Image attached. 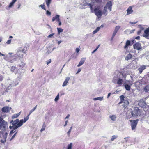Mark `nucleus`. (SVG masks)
<instances>
[{"mask_svg":"<svg viewBox=\"0 0 149 149\" xmlns=\"http://www.w3.org/2000/svg\"><path fill=\"white\" fill-rule=\"evenodd\" d=\"M141 112L139 108L135 107L133 109H131L130 112L127 113L126 116L128 119L132 117H137L141 115Z\"/></svg>","mask_w":149,"mask_h":149,"instance_id":"f257e3e1","label":"nucleus"},{"mask_svg":"<svg viewBox=\"0 0 149 149\" xmlns=\"http://www.w3.org/2000/svg\"><path fill=\"white\" fill-rule=\"evenodd\" d=\"M7 123L6 122H5L3 119L1 117H0V133L3 134L5 133H7L6 132V126Z\"/></svg>","mask_w":149,"mask_h":149,"instance_id":"f03ea898","label":"nucleus"},{"mask_svg":"<svg viewBox=\"0 0 149 149\" xmlns=\"http://www.w3.org/2000/svg\"><path fill=\"white\" fill-rule=\"evenodd\" d=\"M125 97L123 95H122L120 96V102L119 104H123L122 105L123 107L126 108L129 105V102L127 98L125 99Z\"/></svg>","mask_w":149,"mask_h":149,"instance_id":"7ed1b4c3","label":"nucleus"},{"mask_svg":"<svg viewBox=\"0 0 149 149\" xmlns=\"http://www.w3.org/2000/svg\"><path fill=\"white\" fill-rule=\"evenodd\" d=\"M95 14L98 18H100L102 15V12L98 8H96L94 9Z\"/></svg>","mask_w":149,"mask_h":149,"instance_id":"20e7f679","label":"nucleus"},{"mask_svg":"<svg viewBox=\"0 0 149 149\" xmlns=\"http://www.w3.org/2000/svg\"><path fill=\"white\" fill-rule=\"evenodd\" d=\"M23 125V119L21 120L19 123L16 125H14L13 126H10L9 128L10 129L12 128L13 130H15L18 127H20Z\"/></svg>","mask_w":149,"mask_h":149,"instance_id":"39448f33","label":"nucleus"},{"mask_svg":"<svg viewBox=\"0 0 149 149\" xmlns=\"http://www.w3.org/2000/svg\"><path fill=\"white\" fill-rule=\"evenodd\" d=\"M118 78V79L117 80V84L119 86H121V85L123 84V79H121L120 78H119L118 76L117 77H114L113 78V81L114 82H115L116 81V78Z\"/></svg>","mask_w":149,"mask_h":149,"instance_id":"423d86ee","label":"nucleus"},{"mask_svg":"<svg viewBox=\"0 0 149 149\" xmlns=\"http://www.w3.org/2000/svg\"><path fill=\"white\" fill-rule=\"evenodd\" d=\"M139 121L138 119H137L136 120H130V122H132L131 123V128L132 130H134L136 128V125L138 124V121Z\"/></svg>","mask_w":149,"mask_h":149,"instance_id":"0eeeda50","label":"nucleus"},{"mask_svg":"<svg viewBox=\"0 0 149 149\" xmlns=\"http://www.w3.org/2000/svg\"><path fill=\"white\" fill-rule=\"evenodd\" d=\"M134 49L138 50H140L142 49V47L141 44L139 42H136L133 45Z\"/></svg>","mask_w":149,"mask_h":149,"instance_id":"6e6552de","label":"nucleus"},{"mask_svg":"<svg viewBox=\"0 0 149 149\" xmlns=\"http://www.w3.org/2000/svg\"><path fill=\"white\" fill-rule=\"evenodd\" d=\"M139 105L142 108L145 107L146 106V104L145 101L143 99L140 100L138 103Z\"/></svg>","mask_w":149,"mask_h":149,"instance_id":"1a4fd4ad","label":"nucleus"},{"mask_svg":"<svg viewBox=\"0 0 149 149\" xmlns=\"http://www.w3.org/2000/svg\"><path fill=\"white\" fill-rule=\"evenodd\" d=\"M143 36L146 38L149 39V28H147L145 31Z\"/></svg>","mask_w":149,"mask_h":149,"instance_id":"9d476101","label":"nucleus"},{"mask_svg":"<svg viewBox=\"0 0 149 149\" xmlns=\"http://www.w3.org/2000/svg\"><path fill=\"white\" fill-rule=\"evenodd\" d=\"M10 107L8 106L4 107L1 109L2 111L4 113H8L10 111Z\"/></svg>","mask_w":149,"mask_h":149,"instance_id":"9b49d317","label":"nucleus"},{"mask_svg":"<svg viewBox=\"0 0 149 149\" xmlns=\"http://www.w3.org/2000/svg\"><path fill=\"white\" fill-rule=\"evenodd\" d=\"M112 5V2L111 1H109L107 3L105 6H107V8H108L109 10L110 11H111Z\"/></svg>","mask_w":149,"mask_h":149,"instance_id":"f8f14e48","label":"nucleus"},{"mask_svg":"<svg viewBox=\"0 0 149 149\" xmlns=\"http://www.w3.org/2000/svg\"><path fill=\"white\" fill-rule=\"evenodd\" d=\"M60 19V15H56L55 16L53 17L52 21V22H54L55 21H56L57 22V21L59 20Z\"/></svg>","mask_w":149,"mask_h":149,"instance_id":"ddd939ff","label":"nucleus"},{"mask_svg":"<svg viewBox=\"0 0 149 149\" xmlns=\"http://www.w3.org/2000/svg\"><path fill=\"white\" fill-rule=\"evenodd\" d=\"M132 44L131 43V42L129 40H127L126 41L125 45L124 47L125 49H127L128 48L129 46H131Z\"/></svg>","mask_w":149,"mask_h":149,"instance_id":"4468645a","label":"nucleus"},{"mask_svg":"<svg viewBox=\"0 0 149 149\" xmlns=\"http://www.w3.org/2000/svg\"><path fill=\"white\" fill-rule=\"evenodd\" d=\"M127 15H128L132 13L133 12L132 9V7L131 6H130L127 10Z\"/></svg>","mask_w":149,"mask_h":149,"instance_id":"2eb2a0df","label":"nucleus"},{"mask_svg":"<svg viewBox=\"0 0 149 149\" xmlns=\"http://www.w3.org/2000/svg\"><path fill=\"white\" fill-rule=\"evenodd\" d=\"M85 59H86V58H82L81 59V60H80V62H79V64L77 65V66L78 67H79L80 66H81V65H82L84 63V62L85 61Z\"/></svg>","mask_w":149,"mask_h":149,"instance_id":"dca6fc26","label":"nucleus"},{"mask_svg":"<svg viewBox=\"0 0 149 149\" xmlns=\"http://www.w3.org/2000/svg\"><path fill=\"white\" fill-rule=\"evenodd\" d=\"M70 79V78L69 77H67L66 78L65 81L63 84L62 86L63 87L65 86H66L68 81Z\"/></svg>","mask_w":149,"mask_h":149,"instance_id":"f3484780","label":"nucleus"},{"mask_svg":"<svg viewBox=\"0 0 149 149\" xmlns=\"http://www.w3.org/2000/svg\"><path fill=\"white\" fill-rule=\"evenodd\" d=\"M146 68L145 66L143 65L139 68L138 69V70L140 74H141L143 70Z\"/></svg>","mask_w":149,"mask_h":149,"instance_id":"a211bd4d","label":"nucleus"},{"mask_svg":"<svg viewBox=\"0 0 149 149\" xmlns=\"http://www.w3.org/2000/svg\"><path fill=\"white\" fill-rule=\"evenodd\" d=\"M20 122L19 119H17L13 121V120L11 121L10 123H12L13 125H16L17 124L19 123Z\"/></svg>","mask_w":149,"mask_h":149,"instance_id":"6ab92c4d","label":"nucleus"},{"mask_svg":"<svg viewBox=\"0 0 149 149\" xmlns=\"http://www.w3.org/2000/svg\"><path fill=\"white\" fill-rule=\"evenodd\" d=\"M132 57V54L130 53L126 57L125 59L126 60H128L131 59Z\"/></svg>","mask_w":149,"mask_h":149,"instance_id":"aec40b11","label":"nucleus"},{"mask_svg":"<svg viewBox=\"0 0 149 149\" xmlns=\"http://www.w3.org/2000/svg\"><path fill=\"white\" fill-rule=\"evenodd\" d=\"M17 0H12V1L10 3L8 6L9 8L11 7L17 1Z\"/></svg>","mask_w":149,"mask_h":149,"instance_id":"412c9836","label":"nucleus"},{"mask_svg":"<svg viewBox=\"0 0 149 149\" xmlns=\"http://www.w3.org/2000/svg\"><path fill=\"white\" fill-rule=\"evenodd\" d=\"M143 90L146 92H147L148 91H149V84L145 86Z\"/></svg>","mask_w":149,"mask_h":149,"instance_id":"4be33fe9","label":"nucleus"},{"mask_svg":"<svg viewBox=\"0 0 149 149\" xmlns=\"http://www.w3.org/2000/svg\"><path fill=\"white\" fill-rule=\"evenodd\" d=\"M125 88L127 91H129L130 90L131 86L128 84H125Z\"/></svg>","mask_w":149,"mask_h":149,"instance_id":"5701e85b","label":"nucleus"},{"mask_svg":"<svg viewBox=\"0 0 149 149\" xmlns=\"http://www.w3.org/2000/svg\"><path fill=\"white\" fill-rule=\"evenodd\" d=\"M20 113L19 112L18 113L15 114L13 115L12 116V118L14 119V118H17L20 115Z\"/></svg>","mask_w":149,"mask_h":149,"instance_id":"b1692460","label":"nucleus"},{"mask_svg":"<svg viewBox=\"0 0 149 149\" xmlns=\"http://www.w3.org/2000/svg\"><path fill=\"white\" fill-rule=\"evenodd\" d=\"M110 118L113 121H115L116 119V117L115 115H112L110 116Z\"/></svg>","mask_w":149,"mask_h":149,"instance_id":"393cba45","label":"nucleus"},{"mask_svg":"<svg viewBox=\"0 0 149 149\" xmlns=\"http://www.w3.org/2000/svg\"><path fill=\"white\" fill-rule=\"evenodd\" d=\"M107 6L104 7V8L103 11L102 13V14L103 13L104 14H105V15H107V13H106L107 11Z\"/></svg>","mask_w":149,"mask_h":149,"instance_id":"a878e982","label":"nucleus"},{"mask_svg":"<svg viewBox=\"0 0 149 149\" xmlns=\"http://www.w3.org/2000/svg\"><path fill=\"white\" fill-rule=\"evenodd\" d=\"M25 63L23 62H22L20 64H19L18 66L20 68H23L25 66Z\"/></svg>","mask_w":149,"mask_h":149,"instance_id":"bb28decb","label":"nucleus"},{"mask_svg":"<svg viewBox=\"0 0 149 149\" xmlns=\"http://www.w3.org/2000/svg\"><path fill=\"white\" fill-rule=\"evenodd\" d=\"M8 135V133H5V137H4V140L3 141V140H1V142L2 143H4V142H5L6 141V138L7 137V135Z\"/></svg>","mask_w":149,"mask_h":149,"instance_id":"cd10ccee","label":"nucleus"},{"mask_svg":"<svg viewBox=\"0 0 149 149\" xmlns=\"http://www.w3.org/2000/svg\"><path fill=\"white\" fill-rule=\"evenodd\" d=\"M17 69V68L16 67L12 66L11 67V70L12 72H15Z\"/></svg>","mask_w":149,"mask_h":149,"instance_id":"c85d7f7f","label":"nucleus"},{"mask_svg":"<svg viewBox=\"0 0 149 149\" xmlns=\"http://www.w3.org/2000/svg\"><path fill=\"white\" fill-rule=\"evenodd\" d=\"M45 127H46V125H45V123L44 122L43 124L42 127L40 130V132H42L43 131H44L45 130Z\"/></svg>","mask_w":149,"mask_h":149,"instance_id":"c756f323","label":"nucleus"},{"mask_svg":"<svg viewBox=\"0 0 149 149\" xmlns=\"http://www.w3.org/2000/svg\"><path fill=\"white\" fill-rule=\"evenodd\" d=\"M103 99V97H100L97 98H94V100H102Z\"/></svg>","mask_w":149,"mask_h":149,"instance_id":"7c9ffc66","label":"nucleus"},{"mask_svg":"<svg viewBox=\"0 0 149 149\" xmlns=\"http://www.w3.org/2000/svg\"><path fill=\"white\" fill-rule=\"evenodd\" d=\"M120 75L121 76V77L124 78V79H126V75L125 74H124L123 72H120Z\"/></svg>","mask_w":149,"mask_h":149,"instance_id":"2f4dec72","label":"nucleus"},{"mask_svg":"<svg viewBox=\"0 0 149 149\" xmlns=\"http://www.w3.org/2000/svg\"><path fill=\"white\" fill-rule=\"evenodd\" d=\"M37 107V105H36L35 107L32 110H30L29 111V114H28V115L29 116V115L32 113V112H33L36 109Z\"/></svg>","mask_w":149,"mask_h":149,"instance_id":"473e14b6","label":"nucleus"},{"mask_svg":"<svg viewBox=\"0 0 149 149\" xmlns=\"http://www.w3.org/2000/svg\"><path fill=\"white\" fill-rule=\"evenodd\" d=\"M22 52H18V54H17V56L18 57H20V58H22L23 56V55L22 54Z\"/></svg>","mask_w":149,"mask_h":149,"instance_id":"72a5a7b5","label":"nucleus"},{"mask_svg":"<svg viewBox=\"0 0 149 149\" xmlns=\"http://www.w3.org/2000/svg\"><path fill=\"white\" fill-rule=\"evenodd\" d=\"M120 28V26H116L115 27L114 31L117 33V32Z\"/></svg>","mask_w":149,"mask_h":149,"instance_id":"f704fd0d","label":"nucleus"},{"mask_svg":"<svg viewBox=\"0 0 149 149\" xmlns=\"http://www.w3.org/2000/svg\"><path fill=\"white\" fill-rule=\"evenodd\" d=\"M51 1V0H47L46 1V2L47 7H49Z\"/></svg>","mask_w":149,"mask_h":149,"instance_id":"c9c22d12","label":"nucleus"},{"mask_svg":"<svg viewBox=\"0 0 149 149\" xmlns=\"http://www.w3.org/2000/svg\"><path fill=\"white\" fill-rule=\"evenodd\" d=\"M29 116L28 115L26 118H24V120H23V123L26 122L29 119Z\"/></svg>","mask_w":149,"mask_h":149,"instance_id":"e433bc0d","label":"nucleus"},{"mask_svg":"<svg viewBox=\"0 0 149 149\" xmlns=\"http://www.w3.org/2000/svg\"><path fill=\"white\" fill-rule=\"evenodd\" d=\"M57 29L58 32V33L59 34L60 33L62 32L63 30L60 28H57Z\"/></svg>","mask_w":149,"mask_h":149,"instance_id":"4c0bfd02","label":"nucleus"},{"mask_svg":"<svg viewBox=\"0 0 149 149\" xmlns=\"http://www.w3.org/2000/svg\"><path fill=\"white\" fill-rule=\"evenodd\" d=\"M100 29V27H97L95 30L94 31H93V34H95Z\"/></svg>","mask_w":149,"mask_h":149,"instance_id":"58836bf2","label":"nucleus"},{"mask_svg":"<svg viewBox=\"0 0 149 149\" xmlns=\"http://www.w3.org/2000/svg\"><path fill=\"white\" fill-rule=\"evenodd\" d=\"M72 143H70L69 144H68L67 149H72Z\"/></svg>","mask_w":149,"mask_h":149,"instance_id":"ea45409f","label":"nucleus"},{"mask_svg":"<svg viewBox=\"0 0 149 149\" xmlns=\"http://www.w3.org/2000/svg\"><path fill=\"white\" fill-rule=\"evenodd\" d=\"M72 126L69 129V131L67 132V134L68 136H70V132H71L72 129Z\"/></svg>","mask_w":149,"mask_h":149,"instance_id":"a19ab883","label":"nucleus"},{"mask_svg":"<svg viewBox=\"0 0 149 149\" xmlns=\"http://www.w3.org/2000/svg\"><path fill=\"white\" fill-rule=\"evenodd\" d=\"M39 6H40L41 8L44 9V10H46L45 7V6L44 4H42V5H40Z\"/></svg>","mask_w":149,"mask_h":149,"instance_id":"79ce46f5","label":"nucleus"},{"mask_svg":"<svg viewBox=\"0 0 149 149\" xmlns=\"http://www.w3.org/2000/svg\"><path fill=\"white\" fill-rule=\"evenodd\" d=\"M117 137V136L115 135L113 136H112L111 138V141H113Z\"/></svg>","mask_w":149,"mask_h":149,"instance_id":"37998d69","label":"nucleus"},{"mask_svg":"<svg viewBox=\"0 0 149 149\" xmlns=\"http://www.w3.org/2000/svg\"><path fill=\"white\" fill-rule=\"evenodd\" d=\"M59 99V94H58L57 95L56 97H55V100H54L56 102L58 101V100Z\"/></svg>","mask_w":149,"mask_h":149,"instance_id":"c03bdc74","label":"nucleus"},{"mask_svg":"<svg viewBox=\"0 0 149 149\" xmlns=\"http://www.w3.org/2000/svg\"><path fill=\"white\" fill-rule=\"evenodd\" d=\"M17 131L16 132H15L14 134L12 136L11 138L10 139V140H12L15 137V136H16V134H17Z\"/></svg>","mask_w":149,"mask_h":149,"instance_id":"a18cd8bd","label":"nucleus"},{"mask_svg":"<svg viewBox=\"0 0 149 149\" xmlns=\"http://www.w3.org/2000/svg\"><path fill=\"white\" fill-rule=\"evenodd\" d=\"M46 14L48 15V16H50L51 15V13L50 11H49L48 10H47L46 11Z\"/></svg>","mask_w":149,"mask_h":149,"instance_id":"49530a36","label":"nucleus"},{"mask_svg":"<svg viewBox=\"0 0 149 149\" xmlns=\"http://www.w3.org/2000/svg\"><path fill=\"white\" fill-rule=\"evenodd\" d=\"M15 130H12L10 132V135H11L13 133L15 132H16V131H14Z\"/></svg>","mask_w":149,"mask_h":149,"instance_id":"de8ad7c7","label":"nucleus"},{"mask_svg":"<svg viewBox=\"0 0 149 149\" xmlns=\"http://www.w3.org/2000/svg\"><path fill=\"white\" fill-rule=\"evenodd\" d=\"M51 62V59H50L49 60H48L47 61V65H48Z\"/></svg>","mask_w":149,"mask_h":149,"instance_id":"09e8293b","label":"nucleus"},{"mask_svg":"<svg viewBox=\"0 0 149 149\" xmlns=\"http://www.w3.org/2000/svg\"><path fill=\"white\" fill-rule=\"evenodd\" d=\"M57 22H58V25L59 26H60L61 25V22L60 19H59V20L57 21Z\"/></svg>","mask_w":149,"mask_h":149,"instance_id":"8fccbe9b","label":"nucleus"},{"mask_svg":"<svg viewBox=\"0 0 149 149\" xmlns=\"http://www.w3.org/2000/svg\"><path fill=\"white\" fill-rule=\"evenodd\" d=\"M11 40L10 39L8 40L6 42V43L8 44H10L11 43Z\"/></svg>","mask_w":149,"mask_h":149,"instance_id":"3c124183","label":"nucleus"},{"mask_svg":"<svg viewBox=\"0 0 149 149\" xmlns=\"http://www.w3.org/2000/svg\"><path fill=\"white\" fill-rule=\"evenodd\" d=\"M54 34V33H52L49 35H48L47 36V37L48 38H49L52 37L53 36Z\"/></svg>","mask_w":149,"mask_h":149,"instance_id":"603ef678","label":"nucleus"},{"mask_svg":"<svg viewBox=\"0 0 149 149\" xmlns=\"http://www.w3.org/2000/svg\"><path fill=\"white\" fill-rule=\"evenodd\" d=\"M141 30H139L137 31V35H140L141 34Z\"/></svg>","mask_w":149,"mask_h":149,"instance_id":"864d4df0","label":"nucleus"},{"mask_svg":"<svg viewBox=\"0 0 149 149\" xmlns=\"http://www.w3.org/2000/svg\"><path fill=\"white\" fill-rule=\"evenodd\" d=\"M81 68H79L78 69L77 72L76 73V74L78 73L79 72L81 71Z\"/></svg>","mask_w":149,"mask_h":149,"instance_id":"5fc2aeb1","label":"nucleus"},{"mask_svg":"<svg viewBox=\"0 0 149 149\" xmlns=\"http://www.w3.org/2000/svg\"><path fill=\"white\" fill-rule=\"evenodd\" d=\"M116 33H117L114 31L113 33L112 36H113V37H115V35H116Z\"/></svg>","mask_w":149,"mask_h":149,"instance_id":"6e6d98bb","label":"nucleus"},{"mask_svg":"<svg viewBox=\"0 0 149 149\" xmlns=\"http://www.w3.org/2000/svg\"><path fill=\"white\" fill-rule=\"evenodd\" d=\"M79 51V49L78 48H77L76 49V52L77 53H78Z\"/></svg>","mask_w":149,"mask_h":149,"instance_id":"4d7b16f0","label":"nucleus"},{"mask_svg":"<svg viewBox=\"0 0 149 149\" xmlns=\"http://www.w3.org/2000/svg\"><path fill=\"white\" fill-rule=\"evenodd\" d=\"M140 38L139 36H138L135 38V39H138V40H139L140 39Z\"/></svg>","mask_w":149,"mask_h":149,"instance_id":"13d9d810","label":"nucleus"},{"mask_svg":"<svg viewBox=\"0 0 149 149\" xmlns=\"http://www.w3.org/2000/svg\"><path fill=\"white\" fill-rule=\"evenodd\" d=\"M130 137H125L124 138V139L125 140V141H126V142H127V139L130 138Z\"/></svg>","mask_w":149,"mask_h":149,"instance_id":"bf43d9fd","label":"nucleus"},{"mask_svg":"<svg viewBox=\"0 0 149 149\" xmlns=\"http://www.w3.org/2000/svg\"><path fill=\"white\" fill-rule=\"evenodd\" d=\"M126 81L128 83L130 84L131 85H132V84H131L130 82V80H127Z\"/></svg>","mask_w":149,"mask_h":149,"instance_id":"052dcab7","label":"nucleus"},{"mask_svg":"<svg viewBox=\"0 0 149 149\" xmlns=\"http://www.w3.org/2000/svg\"><path fill=\"white\" fill-rule=\"evenodd\" d=\"M3 79V78L2 77H0V81H2Z\"/></svg>","mask_w":149,"mask_h":149,"instance_id":"680f3d73","label":"nucleus"},{"mask_svg":"<svg viewBox=\"0 0 149 149\" xmlns=\"http://www.w3.org/2000/svg\"><path fill=\"white\" fill-rule=\"evenodd\" d=\"M111 93H109L107 95V97L108 98L110 96V95H111Z\"/></svg>","mask_w":149,"mask_h":149,"instance_id":"e2e57ef3","label":"nucleus"},{"mask_svg":"<svg viewBox=\"0 0 149 149\" xmlns=\"http://www.w3.org/2000/svg\"><path fill=\"white\" fill-rule=\"evenodd\" d=\"M70 116V115H68L66 117V118H65V119H67V118H68Z\"/></svg>","mask_w":149,"mask_h":149,"instance_id":"0e129e2a","label":"nucleus"},{"mask_svg":"<svg viewBox=\"0 0 149 149\" xmlns=\"http://www.w3.org/2000/svg\"><path fill=\"white\" fill-rule=\"evenodd\" d=\"M67 122H68V121H66L65 122V124L64 125V126H65L66 125H67Z\"/></svg>","mask_w":149,"mask_h":149,"instance_id":"69168bd1","label":"nucleus"},{"mask_svg":"<svg viewBox=\"0 0 149 149\" xmlns=\"http://www.w3.org/2000/svg\"><path fill=\"white\" fill-rule=\"evenodd\" d=\"M90 8L91 10H92L93 9V5H92L91 6H90Z\"/></svg>","mask_w":149,"mask_h":149,"instance_id":"338daca9","label":"nucleus"},{"mask_svg":"<svg viewBox=\"0 0 149 149\" xmlns=\"http://www.w3.org/2000/svg\"><path fill=\"white\" fill-rule=\"evenodd\" d=\"M114 37H113V36H112L111 38V41H112L113 40Z\"/></svg>","mask_w":149,"mask_h":149,"instance_id":"774afa93","label":"nucleus"}]
</instances>
